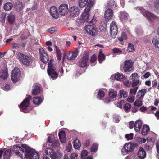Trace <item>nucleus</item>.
I'll use <instances>...</instances> for the list:
<instances>
[{"label": "nucleus", "mask_w": 159, "mask_h": 159, "mask_svg": "<svg viewBox=\"0 0 159 159\" xmlns=\"http://www.w3.org/2000/svg\"><path fill=\"white\" fill-rule=\"evenodd\" d=\"M127 101L130 102H133L134 101V98L129 96L127 98Z\"/></svg>", "instance_id": "e2e57ef3"}, {"label": "nucleus", "mask_w": 159, "mask_h": 159, "mask_svg": "<svg viewBox=\"0 0 159 159\" xmlns=\"http://www.w3.org/2000/svg\"><path fill=\"white\" fill-rule=\"evenodd\" d=\"M149 127L147 125H145L143 126L141 131V134L143 135H146L149 131Z\"/></svg>", "instance_id": "c756f323"}, {"label": "nucleus", "mask_w": 159, "mask_h": 159, "mask_svg": "<svg viewBox=\"0 0 159 159\" xmlns=\"http://www.w3.org/2000/svg\"><path fill=\"white\" fill-rule=\"evenodd\" d=\"M45 153L49 156L52 159H56L57 158V154L54 152L53 149L51 148H48L45 150Z\"/></svg>", "instance_id": "f3484780"}, {"label": "nucleus", "mask_w": 159, "mask_h": 159, "mask_svg": "<svg viewBox=\"0 0 159 159\" xmlns=\"http://www.w3.org/2000/svg\"><path fill=\"white\" fill-rule=\"evenodd\" d=\"M105 11L104 14L105 20L107 21H108L111 20L113 16V12L111 9L108 8Z\"/></svg>", "instance_id": "f8f14e48"}, {"label": "nucleus", "mask_w": 159, "mask_h": 159, "mask_svg": "<svg viewBox=\"0 0 159 159\" xmlns=\"http://www.w3.org/2000/svg\"><path fill=\"white\" fill-rule=\"evenodd\" d=\"M147 92V89H143L141 90H140V98H143L145 94Z\"/></svg>", "instance_id": "09e8293b"}, {"label": "nucleus", "mask_w": 159, "mask_h": 159, "mask_svg": "<svg viewBox=\"0 0 159 159\" xmlns=\"http://www.w3.org/2000/svg\"><path fill=\"white\" fill-rule=\"evenodd\" d=\"M150 75V74L149 72H147L145 73L143 76H142L141 78L142 79H143V78L145 79L148 78Z\"/></svg>", "instance_id": "5fc2aeb1"}, {"label": "nucleus", "mask_w": 159, "mask_h": 159, "mask_svg": "<svg viewBox=\"0 0 159 159\" xmlns=\"http://www.w3.org/2000/svg\"><path fill=\"white\" fill-rule=\"evenodd\" d=\"M11 153V151L10 149H8L5 151L4 153V159H10Z\"/></svg>", "instance_id": "cd10ccee"}, {"label": "nucleus", "mask_w": 159, "mask_h": 159, "mask_svg": "<svg viewBox=\"0 0 159 159\" xmlns=\"http://www.w3.org/2000/svg\"><path fill=\"white\" fill-rule=\"evenodd\" d=\"M134 134L132 133H130L129 134H126L125 135V138L127 140H132L133 139Z\"/></svg>", "instance_id": "de8ad7c7"}, {"label": "nucleus", "mask_w": 159, "mask_h": 159, "mask_svg": "<svg viewBox=\"0 0 159 159\" xmlns=\"http://www.w3.org/2000/svg\"><path fill=\"white\" fill-rule=\"evenodd\" d=\"M129 126L130 129L133 128L134 126L135 131H139V119L137 120L135 123L133 121H130L129 124Z\"/></svg>", "instance_id": "412c9836"}, {"label": "nucleus", "mask_w": 159, "mask_h": 159, "mask_svg": "<svg viewBox=\"0 0 159 159\" xmlns=\"http://www.w3.org/2000/svg\"><path fill=\"white\" fill-rule=\"evenodd\" d=\"M49 12L51 16L54 19H57L59 17V14L57 7L52 6L50 8Z\"/></svg>", "instance_id": "2eb2a0df"}, {"label": "nucleus", "mask_w": 159, "mask_h": 159, "mask_svg": "<svg viewBox=\"0 0 159 159\" xmlns=\"http://www.w3.org/2000/svg\"><path fill=\"white\" fill-rule=\"evenodd\" d=\"M138 75L137 73H134L132 74L130 77L129 80H131L132 84L133 87L137 86L139 83V79H138Z\"/></svg>", "instance_id": "9b49d317"}, {"label": "nucleus", "mask_w": 159, "mask_h": 159, "mask_svg": "<svg viewBox=\"0 0 159 159\" xmlns=\"http://www.w3.org/2000/svg\"><path fill=\"white\" fill-rule=\"evenodd\" d=\"M85 29L87 32L89 34L92 35H95L96 30L93 26L87 25L86 26Z\"/></svg>", "instance_id": "a211bd4d"}, {"label": "nucleus", "mask_w": 159, "mask_h": 159, "mask_svg": "<svg viewBox=\"0 0 159 159\" xmlns=\"http://www.w3.org/2000/svg\"><path fill=\"white\" fill-rule=\"evenodd\" d=\"M154 6L155 8L159 10V1H157L155 2L154 3Z\"/></svg>", "instance_id": "69168bd1"}, {"label": "nucleus", "mask_w": 159, "mask_h": 159, "mask_svg": "<svg viewBox=\"0 0 159 159\" xmlns=\"http://www.w3.org/2000/svg\"><path fill=\"white\" fill-rule=\"evenodd\" d=\"M58 136L59 138L65 137L66 133L64 131H60L58 133Z\"/></svg>", "instance_id": "603ef678"}, {"label": "nucleus", "mask_w": 159, "mask_h": 159, "mask_svg": "<svg viewBox=\"0 0 159 159\" xmlns=\"http://www.w3.org/2000/svg\"><path fill=\"white\" fill-rule=\"evenodd\" d=\"M116 3L114 0H108L106 8H113L116 6Z\"/></svg>", "instance_id": "393cba45"}, {"label": "nucleus", "mask_w": 159, "mask_h": 159, "mask_svg": "<svg viewBox=\"0 0 159 159\" xmlns=\"http://www.w3.org/2000/svg\"><path fill=\"white\" fill-rule=\"evenodd\" d=\"M70 12L71 16L75 17L79 15L80 13V10L78 7L73 6L70 8Z\"/></svg>", "instance_id": "ddd939ff"}, {"label": "nucleus", "mask_w": 159, "mask_h": 159, "mask_svg": "<svg viewBox=\"0 0 159 159\" xmlns=\"http://www.w3.org/2000/svg\"><path fill=\"white\" fill-rule=\"evenodd\" d=\"M20 44L18 43H15L13 44L11 47L12 49H18L20 48Z\"/></svg>", "instance_id": "6e6d98bb"}, {"label": "nucleus", "mask_w": 159, "mask_h": 159, "mask_svg": "<svg viewBox=\"0 0 159 159\" xmlns=\"http://www.w3.org/2000/svg\"><path fill=\"white\" fill-rule=\"evenodd\" d=\"M60 144L58 141H55L52 144V147L55 149L58 148L59 147Z\"/></svg>", "instance_id": "49530a36"}, {"label": "nucleus", "mask_w": 159, "mask_h": 159, "mask_svg": "<svg viewBox=\"0 0 159 159\" xmlns=\"http://www.w3.org/2000/svg\"><path fill=\"white\" fill-rule=\"evenodd\" d=\"M90 140L89 139H88L85 140L84 144L86 147H87L90 145Z\"/></svg>", "instance_id": "338daca9"}, {"label": "nucleus", "mask_w": 159, "mask_h": 159, "mask_svg": "<svg viewBox=\"0 0 159 159\" xmlns=\"http://www.w3.org/2000/svg\"><path fill=\"white\" fill-rule=\"evenodd\" d=\"M131 107V106L130 104L127 103L125 104L124 105V108L125 111L126 112H128V111L130 109Z\"/></svg>", "instance_id": "c03bdc74"}, {"label": "nucleus", "mask_w": 159, "mask_h": 159, "mask_svg": "<svg viewBox=\"0 0 159 159\" xmlns=\"http://www.w3.org/2000/svg\"><path fill=\"white\" fill-rule=\"evenodd\" d=\"M78 157V154L76 153H72L70 156V159H76Z\"/></svg>", "instance_id": "4d7b16f0"}, {"label": "nucleus", "mask_w": 159, "mask_h": 159, "mask_svg": "<svg viewBox=\"0 0 159 159\" xmlns=\"http://www.w3.org/2000/svg\"><path fill=\"white\" fill-rule=\"evenodd\" d=\"M21 76V72L20 70L15 68L12 71L11 74V80L14 83H16L20 80Z\"/></svg>", "instance_id": "20e7f679"}, {"label": "nucleus", "mask_w": 159, "mask_h": 159, "mask_svg": "<svg viewBox=\"0 0 159 159\" xmlns=\"http://www.w3.org/2000/svg\"><path fill=\"white\" fill-rule=\"evenodd\" d=\"M133 151V149L132 148L131 145L130 143H126L125 144L123 147V148L121 150V152L122 154L125 155Z\"/></svg>", "instance_id": "1a4fd4ad"}, {"label": "nucleus", "mask_w": 159, "mask_h": 159, "mask_svg": "<svg viewBox=\"0 0 159 159\" xmlns=\"http://www.w3.org/2000/svg\"><path fill=\"white\" fill-rule=\"evenodd\" d=\"M105 96V93L102 89H99L98 92L97 98L100 99H101Z\"/></svg>", "instance_id": "ea45409f"}, {"label": "nucleus", "mask_w": 159, "mask_h": 159, "mask_svg": "<svg viewBox=\"0 0 159 159\" xmlns=\"http://www.w3.org/2000/svg\"><path fill=\"white\" fill-rule=\"evenodd\" d=\"M33 99V102L38 105L40 104L43 101L42 98L38 97H34Z\"/></svg>", "instance_id": "72a5a7b5"}, {"label": "nucleus", "mask_w": 159, "mask_h": 159, "mask_svg": "<svg viewBox=\"0 0 159 159\" xmlns=\"http://www.w3.org/2000/svg\"><path fill=\"white\" fill-rule=\"evenodd\" d=\"M81 143L80 140L78 139H75L74 141L73 146L75 149L79 148L81 146Z\"/></svg>", "instance_id": "c9c22d12"}, {"label": "nucleus", "mask_w": 159, "mask_h": 159, "mask_svg": "<svg viewBox=\"0 0 159 159\" xmlns=\"http://www.w3.org/2000/svg\"><path fill=\"white\" fill-rule=\"evenodd\" d=\"M78 52L77 51L70 52L67 54V58L70 60H73L77 57Z\"/></svg>", "instance_id": "4be33fe9"}, {"label": "nucleus", "mask_w": 159, "mask_h": 159, "mask_svg": "<svg viewBox=\"0 0 159 159\" xmlns=\"http://www.w3.org/2000/svg\"><path fill=\"white\" fill-rule=\"evenodd\" d=\"M138 89V87H135L133 89H130V95H133V94L135 95L136 92L137 90Z\"/></svg>", "instance_id": "3c124183"}, {"label": "nucleus", "mask_w": 159, "mask_h": 159, "mask_svg": "<svg viewBox=\"0 0 159 159\" xmlns=\"http://www.w3.org/2000/svg\"><path fill=\"white\" fill-rule=\"evenodd\" d=\"M143 14L150 21H153L155 20H157L158 17L152 13L149 12H145V13H143Z\"/></svg>", "instance_id": "aec40b11"}, {"label": "nucleus", "mask_w": 159, "mask_h": 159, "mask_svg": "<svg viewBox=\"0 0 159 159\" xmlns=\"http://www.w3.org/2000/svg\"><path fill=\"white\" fill-rule=\"evenodd\" d=\"M8 76V72L7 69L1 70L0 71V78L2 79H6Z\"/></svg>", "instance_id": "b1692460"}, {"label": "nucleus", "mask_w": 159, "mask_h": 159, "mask_svg": "<svg viewBox=\"0 0 159 159\" xmlns=\"http://www.w3.org/2000/svg\"><path fill=\"white\" fill-rule=\"evenodd\" d=\"M127 49L130 52H133L135 50V48L134 45L130 43L128 44L127 47Z\"/></svg>", "instance_id": "79ce46f5"}, {"label": "nucleus", "mask_w": 159, "mask_h": 159, "mask_svg": "<svg viewBox=\"0 0 159 159\" xmlns=\"http://www.w3.org/2000/svg\"><path fill=\"white\" fill-rule=\"evenodd\" d=\"M39 53L40 55V57L41 56L45 54V53H46L44 52V51L42 48H40L39 50Z\"/></svg>", "instance_id": "13d9d810"}, {"label": "nucleus", "mask_w": 159, "mask_h": 159, "mask_svg": "<svg viewBox=\"0 0 159 159\" xmlns=\"http://www.w3.org/2000/svg\"><path fill=\"white\" fill-rule=\"evenodd\" d=\"M40 57V61L45 64L47 63L49 61V58L47 53H45V54L41 56Z\"/></svg>", "instance_id": "bb28decb"}, {"label": "nucleus", "mask_w": 159, "mask_h": 159, "mask_svg": "<svg viewBox=\"0 0 159 159\" xmlns=\"http://www.w3.org/2000/svg\"><path fill=\"white\" fill-rule=\"evenodd\" d=\"M125 98L126 97L128 96L127 92L123 90H121L120 91V95H118L119 98H121L122 97Z\"/></svg>", "instance_id": "58836bf2"}, {"label": "nucleus", "mask_w": 159, "mask_h": 159, "mask_svg": "<svg viewBox=\"0 0 159 159\" xmlns=\"http://www.w3.org/2000/svg\"><path fill=\"white\" fill-rule=\"evenodd\" d=\"M12 150L16 154L23 158L24 149L21 146L20 147L18 146L14 145L12 148Z\"/></svg>", "instance_id": "9d476101"}, {"label": "nucleus", "mask_w": 159, "mask_h": 159, "mask_svg": "<svg viewBox=\"0 0 159 159\" xmlns=\"http://www.w3.org/2000/svg\"><path fill=\"white\" fill-rule=\"evenodd\" d=\"M113 52L114 54H120L121 53L122 51L119 48H114L112 49Z\"/></svg>", "instance_id": "37998d69"}, {"label": "nucleus", "mask_w": 159, "mask_h": 159, "mask_svg": "<svg viewBox=\"0 0 159 159\" xmlns=\"http://www.w3.org/2000/svg\"><path fill=\"white\" fill-rule=\"evenodd\" d=\"M88 155V152L87 150H83L81 152V157L82 159H86V157Z\"/></svg>", "instance_id": "a18cd8bd"}, {"label": "nucleus", "mask_w": 159, "mask_h": 159, "mask_svg": "<svg viewBox=\"0 0 159 159\" xmlns=\"http://www.w3.org/2000/svg\"><path fill=\"white\" fill-rule=\"evenodd\" d=\"M152 42L155 48L159 50V38L155 37L152 39Z\"/></svg>", "instance_id": "5701e85b"}, {"label": "nucleus", "mask_w": 159, "mask_h": 159, "mask_svg": "<svg viewBox=\"0 0 159 159\" xmlns=\"http://www.w3.org/2000/svg\"><path fill=\"white\" fill-rule=\"evenodd\" d=\"M117 95V92L115 91L113 89H110L109 93V96L110 97L114 98L116 97Z\"/></svg>", "instance_id": "473e14b6"}, {"label": "nucleus", "mask_w": 159, "mask_h": 159, "mask_svg": "<svg viewBox=\"0 0 159 159\" xmlns=\"http://www.w3.org/2000/svg\"><path fill=\"white\" fill-rule=\"evenodd\" d=\"M96 60V57L95 55H93L91 57L90 61L91 63L94 62Z\"/></svg>", "instance_id": "bf43d9fd"}, {"label": "nucleus", "mask_w": 159, "mask_h": 159, "mask_svg": "<svg viewBox=\"0 0 159 159\" xmlns=\"http://www.w3.org/2000/svg\"><path fill=\"white\" fill-rule=\"evenodd\" d=\"M156 146L157 149V152L158 153L157 157H158V159H159V142L156 143Z\"/></svg>", "instance_id": "774afa93"}, {"label": "nucleus", "mask_w": 159, "mask_h": 159, "mask_svg": "<svg viewBox=\"0 0 159 159\" xmlns=\"http://www.w3.org/2000/svg\"><path fill=\"white\" fill-rule=\"evenodd\" d=\"M110 34L112 38H115L118 33L117 26L116 22L112 21L110 24Z\"/></svg>", "instance_id": "423d86ee"}, {"label": "nucleus", "mask_w": 159, "mask_h": 159, "mask_svg": "<svg viewBox=\"0 0 159 159\" xmlns=\"http://www.w3.org/2000/svg\"><path fill=\"white\" fill-rule=\"evenodd\" d=\"M31 98L32 97L30 95L27 96L26 98L21 103L19 107L21 111L25 113L28 112L27 109L29 105V102Z\"/></svg>", "instance_id": "f03ea898"}, {"label": "nucleus", "mask_w": 159, "mask_h": 159, "mask_svg": "<svg viewBox=\"0 0 159 159\" xmlns=\"http://www.w3.org/2000/svg\"><path fill=\"white\" fill-rule=\"evenodd\" d=\"M130 143L131 145L132 148L133 149V150L134 149V148H137L138 146V144L135 142H134L133 143Z\"/></svg>", "instance_id": "052dcab7"}, {"label": "nucleus", "mask_w": 159, "mask_h": 159, "mask_svg": "<svg viewBox=\"0 0 159 159\" xmlns=\"http://www.w3.org/2000/svg\"><path fill=\"white\" fill-rule=\"evenodd\" d=\"M146 155V152L144 150L142 147L140 148V159H143L145 158Z\"/></svg>", "instance_id": "e433bc0d"}, {"label": "nucleus", "mask_w": 159, "mask_h": 159, "mask_svg": "<svg viewBox=\"0 0 159 159\" xmlns=\"http://www.w3.org/2000/svg\"><path fill=\"white\" fill-rule=\"evenodd\" d=\"M98 145L96 143H94L90 149L91 152H96L98 150Z\"/></svg>", "instance_id": "a19ab883"}, {"label": "nucleus", "mask_w": 159, "mask_h": 159, "mask_svg": "<svg viewBox=\"0 0 159 159\" xmlns=\"http://www.w3.org/2000/svg\"><path fill=\"white\" fill-rule=\"evenodd\" d=\"M105 59V57L104 54L102 53V49H100L99 52V54L98 56V60L100 63H101L103 60Z\"/></svg>", "instance_id": "2f4dec72"}, {"label": "nucleus", "mask_w": 159, "mask_h": 159, "mask_svg": "<svg viewBox=\"0 0 159 159\" xmlns=\"http://www.w3.org/2000/svg\"><path fill=\"white\" fill-rule=\"evenodd\" d=\"M89 58V53L85 51L83 57L80 60L79 65L80 67L84 68L87 66Z\"/></svg>", "instance_id": "39448f33"}, {"label": "nucleus", "mask_w": 159, "mask_h": 159, "mask_svg": "<svg viewBox=\"0 0 159 159\" xmlns=\"http://www.w3.org/2000/svg\"><path fill=\"white\" fill-rule=\"evenodd\" d=\"M55 68L47 69V73L50 78L53 80L55 79L58 76V74L55 71Z\"/></svg>", "instance_id": "dca6fc26"}, {"label": "nucleus", "mask_w": 159, "mask_h": 159, "mask_svg": "<svg viewBox=\"0 0 159 159\" xmlns=\"http://www.w3.org/2000/svg\"><path fill=\"white\" fill-rule=\"evenodd\" d=\"M88 0H79V5L80 7L83 8L86 6Z\"/></svg>", "instance_id": "4c0bfd02"}, {"label": "nucleus", "mask_w": 159, "mask_h": 159, "mask_svg": "<svg viewBox=\"0 0 159 159\" xmlns=\"http://www.w3.org/2000/svg\"><path fill=\"white\" fill-rule=\"evenodd\" d=\"M56 52L57 54V56H61V52L59 48L57 47V46H56Z\"/></svg>", "instance_id": "680f3d73"}, {"label": "nucleus", "mask_w": 159, "mask_h": 159, "mask_svg": "<svg viewBox=\"0 0 159 159\" xmlns=\"http://www.w3.org/2000/svg\"><path fill=\"white\" fill-rule=\"evenodd\" d=\"M53 60L51 59L49 61L48 63V69H50L55 68L53 66Z\"/></svg>", "instance_id": "864d4df0"}, {"label": "nucleus", "mask_w": 159, "mask_h": 159, "mask_svg": "<svg viewBox=\"0 0 159 159\" xmlns=\"http://www.w3.org/2000/svg\"><path fill=\"white\" fill-rule=\"evenodd\" d=\"M13 7V5L11 3L8 2L4 5V8L6 11H8L11 9Z\"/></svg>", "instance_id": "f704fd0d"}, {"label": "nucleus", "mask_w": 159, "mask_h": 159, "mask_svg": "<svg viewBox=\"0 0 159 159\" xmlns=\"http://www.w3.org/2000/svg\"><path fill=\"white\" fill-rule=\"evenodd\" d=\"M91 7L87 5L84 10V12L81 15L82 19L84 20V21L87 22H90L89 20V12L90 11Z\"/></svg>", "instance_id": "6e6552de"}, {"label": "nucleus", "mask_w": 159, "mask_h": 159, "mask_svg": "<svg viewBox=\"0 0 159 159\" xmlns=\"http://www.w3.org/2000/svg\"><path fill=\"white\" fill-rule=\"evenodd\" d=\"M21 146L24 149L23 158L26 157L27 159H39V154L35 150L26 144H22Z\"/></svg>", "instance_id": "f257e3e1"}, {"label": "nucleus", "mask_w": 159, "mask_h": 159, "mask_svg": "<svg viewBox=\"0 0 159 159\" xmlns=\"http://www.w3.org/2000/svg\"><path fill=\"white\" fill-rule=\"evenodd\" d=\"M133 63L131 60H127L124 62L123 70L125 72L131 71L133 69Z\"/></svg>", "instance_id": "0eeeda50"}, {"label": "nucleus", "mask_w": 159, "mask_h": 159, "mask_svg": "<svg viewBox=\"0 0 159 159\" xmlns=\"http://www.w3.org/2000/svg\"><path fill=\"white\" fill-rule=\"evenodd\" d=\"M129 16L125 11H120L119 17L120 20L122 22H126L128 19Z\"/></svg>", "instance_id": "6ab92c4d"}, {"label": "nucleus", "mask_w": 159, "mask_h": 159, "mask_svg": "<svg viewBox=\"0 0 159 159\" xmlns=\"http://www.w3.org/2000/svg\"><path fill=\"white\" fill-rule=\"evenodd\" d=\"M114 78L116 80L119 81H122L125 78L122 74L119 73H117L115 75Z\"/></svg>", "instance_id": "c85d7f7f"}, {"label": "nucleus", "mask_w": 159, "mask_h": 159, "mask_svg": "<svg viewBox=\"0 0 159 159\" xmlns=\"http://www.w3.org/2000/svg\"><path fill=\"white\" fill-rule=\"evenodd\" d=\"M48 30L51 34H53L57 31V29L56 27H54L50 28L48 29Z\"/></svg>", "instance_id": "8fccbe9b"}, {"label": "nucleus", "mask_w": 159, "mask_h": 159, "mask_svg": "<svg viewBox=\"0 0 159 159\" xmlns=\"http://www.w3.org/2000/svg\"><path fill=\"white\" fill-rule=\"evenodd\" d=\"M132 84L131 80H127L124 83V84L127 86H129Z\"/></svg>", "instance_id": "0e129e2a"}, {"label": "nucleus", "mask_w": 159, "mask_h": 159, "mask_svg": "<svg viewBox=\"0 0 159 159\" xmlns=\"http://www.w3.org/2000/svg\"><path fill=\"white\" fill-rule=\"evenodd\" d=\"M18 57L20 61L23 64L29 66L30 65L33 61L31 57L25 55L22 53H19Z\"/></svg>", "instance_id": "7ed1b4c3"}, {"label": "nucleus", "mask_w": 159, "mask_h": 159, "mask_svg": "<svg viewBox=\"0 0 159 159\" xmlns=\"http://www.w3.org/2000/svg\"><path fill=\"white\" fill-rule=\"evenodd\" d=\"M59 13L62 16H64L68 12V6L67 4H63L59 7Z\"/></svg>", "instance_id": "4468645a"}, {"label": "nucleus", "mask_w": 159, "mask_h": 159, "mask_svg": "<svg viewBox=\"0 0 159 159\" xmlns=\"http://www.w3.org/2000/svg\"><path fill=\"white\" fill-rule=\"evenodd\" d=\"M41 91V87L40 86L35 85L32 89V94L36 95L39 94Z\"/></svg>", "instance_id": "a878e982"}, {"label": "nucleus", "mask_w": 159, "mask_h": 159, "mask_svg": "<svg viewBox=\"0 0 159 159\" xmlns=\"http://www.w3.org/2000/svg\"><path fill=\"white\" fill-rule=\"evenodd\" d=\"M15 20V15L12 13L9 14L8 16V20L9 23L11 24H13Z\"/></svg>", "instance_id": "7c9ffc66"}]
</instances>
